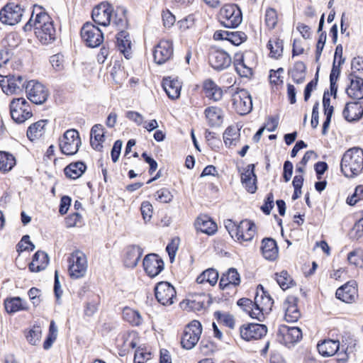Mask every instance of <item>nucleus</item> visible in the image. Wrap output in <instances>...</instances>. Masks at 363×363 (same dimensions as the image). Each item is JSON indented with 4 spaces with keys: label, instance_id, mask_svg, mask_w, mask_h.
Instances as JSON below:
<instances>
[{
    "label": "nucleus",
    "instance_id": "obj_21",
    "mask_svg": "<svg viewBox=\"0 0 363 363\" xmlns=\"http://www.w3.org/2000/svg\"><path fill=\"white\" fill-rule=\"evenodd\" d=\"M350 85L346 89L347 95L353 99H363V79L353 74L348 76Z\"/></svg>",
    "mask_w": 363,
    "mask_h": 363
},
{
    "label": "nucleus",
    "instance_id": "obj_55",
    "mask_svg": "<svg viewBox=\"0 0 363 363\" xmlns=\"http://www.w3.org/2000/svg\"><path fill=\"white\" fill-rule=\"evenodd\" d=\"M235 69L237 72L244 77H248L252 75V69L247 67L243 62V60H236L235 61Z\"/></svg>",
    "mask_w": 363,
    "mask_h": 363
},
{
    "label": "nucleus",
    "instance_id": "obj_20",
    "mask_svg": "<svg viewBox=\"0 0 363 363\" xmlns=\"http://www.w3.org/2000/svg\"><path fill=\"white\" fill-rule=\"evenodd\" d=\"M284 343L289 347L297 343L302 339V331L297 327L283 325L279 329Z\"/></svg>",
    "mask_w": 363,
    "mask_h": 363
},
{
    "label": "nucleus",
    "instance_id": "obj_10",
    "mask_svg": "<svg viewBox=\"0 0 363 363\" xmlns=\"http://www.w3.org/2000/svg\"><path fill=\"white\" fill-rule=\"evenodd\" d=\"M24 9L18 4L10 3L0 11V21L2 23L14 26L18 23L23 16Z\"/></svg>",
    "mask_w": 363,
    "mask_h": 363
},
{
    "label": "nucleus",
    "instance_id": "obj_26",
    "mask_svg": "<svg viewBox=\"0 0 363 363\" xmlns=\"http://www.w3.org/2000/svg\"><path fill=\"white\" fill-rule=\"evenodd\" d=\"M195 227L197 230L207 235H213L217 230L216 223L206 215H201L197 218Z\"/></svg>",
    "mask_w": 363,
    "mask_h": 363
},
{
    "label": "nucleus",
    "instance_id": "obj_28",
    "mask_svg": "<svg viewBox=\"0 0 363 363\" xmlns=\"http://www.w3.org/2000/svg\"><path fill=\"white\" fill-rule=\"evenodd\" d=\"M284 308L285 311L284 318L287 322L294 323L299 319L301 313L297 307L296 298L293 297L288 298L284 302Z\"/></svg>",
    "mask_w": 363,
    "mask_h": 363
},
{
    "label": "nucleus",
    "instance_id": "obj_3",
    "mask_svg": "<svg viewBox=\"0 0 363 363\" xmlns=\"http://www.w3.org/2000/svg\"><path fill=\"white\" fill-rule=\"evenodd\" d=\"M254 303L252 315H255V319L263 321L265 314L271 311L274 301L269 294L264 291L262 286H259L257 289Z\"/></svg>",
    "mask_w": 363,
    "mask_h": 363
},
{
    "label": "nucleus",
    "instance_id": "obj_25",
    "mask_svg": "<svg viewBox=\"0 0 363 363\" xmlns=\"http://www.w3.org/2000/svg\"><path fill=\"white\" fill-rule=\"evenodd\" d=\"M105 131L102 125H94L90 132V144L91 147L97 150L101 151L103 149V143L105 141Z\"/></svg>",
    "mask_w": 363,
    "mask_h": 363
},
{
    "label": "nucleus",
    "instance_id": "obj_6",
    "mask_svg": "<svg viewBox=\"0 0 363 363\" xmlns=\"http://www.w3.org/2000/svg\"><path fill=\"white\" fill-rule=\"evenodd\" d=\"M219 21L226 28L238 27L242 22V13L234 4H226L219 11Z\"/></svg>",
    "mask_w": 363,
    "mask_h": 363
},
{
    "label": "nucleus",
    "instance_id": "obj_8",
    "mask_svg": "<svg viewBox=\"0 0 363 363\" xmlns=\"http://www.w3.org/2000/svg\"><path fill=\"white\" fill-rule=\"evenodd\" d=\"M0 85L7 95L20 94L25 89L26 79L21 75L1 76Z\"/></svg>",
    "mask_w": 363,
    "mask_h": 363
},
{
    "label": "nucleus",
    "instance_id": "obj_35",
    "mask_svg": "<svg viewBox=\"0 0 363 363\" xmlns=\"http://www.w3.org/2000/svg\"><path fill=\"white\" fill-rule=\"evenodd\" d=\"M86 166L82 162H76L69 164L65 169V175L72 179H77L79 178L85 172Z\"/></svg>",
    "mask_w": 363,
    "mask_h": 363
},
{
    "label": "nucleus",
    "instance_id": "obj_22",
    "mask_svg": "<svg viewBox=\"0 0 363 363\" xmlns=\"http://www.w3.org/2000/svg\"><path fill=\"white\" fill-rule=\"evenodd\" d=\"M257 177L254 172V165L248 164L241 172V182L245 189L250 193H255L257 190Z\"/></svg>",
    "mask_w": 363,
    "mask_h": 363
},
{
    "label": "nucleus",
    "instance_id": "obj_11",
    "mask_svg": "<svg viewBox=\"0 0 363 363\" xmlns=\"http://www.w3.org/2000/svg\"><path fill=\"white\" fill-rule=\"evenodd\" d=\"M25 90L28 99L35 104H42L48 96V91L45 86L35 80L27 82Z\"/></svg>",
    "mask_w": 363,
    "mask_h": 363
},
{
    "label": "nucleus",
    "instance_id": "obj_56",
    "mask_svg": "<svg viewBox=\"0 0 363 363\" xmlns=\"http://www.w3.org/2000/svg\"><path fill=\"white\" fill-rule=\"evenodd\" d=\"M238 305L242 308V309L249 314L252 318H255L252 312L255 308V303L249 298H242L238 301Z\"/></svg>",
    "mask_w": 363,
    "mask_h": 363
},
{
    "label": "nucleus",
    "instance_id": "obj_9",
    "mask_svg": "<svg viewBox=\"0 0 363 363\" xmlns=\"http://www.w3.org/2000/svg\"><path fill=\"white\" fill-rule=\"evenodd\" d=\"M240 337L247 342L261 340L266 336L267 328L258 323H245L239 328Z\"/></svg>",
    "mask_w": 363,
    "mask_h": 363
},
{
    "label": "nucleus",
    "instance_id": "obj_31",
    "mask_svg": "<svg viewBox=\"0 0 363 363\" xmlns=\"http://www.w3.org/2000/svg\"><path fill=\"white\" fill-rule=\"evenodd\" d=\"M4 306L6 312L9 313L28 309L27 302L20 297L7 298L4 301Z\"/></svg>",
    "mask_w": 363,
    "mask_h": 363
},
{
    "label": "nucleus",
    "instance_id": "obj_4",
    "mask_svg": "<svg viewBox=\"0 0 363 363\" xmlns=\"http://www.w3.org/2000/svg\"><path fill=\"white\" fill-rule=\"evenodd\" d=\"M68 273L72 279H78L85 277L88 262L84 253L79 250L73 252L68 258Z\"/></svg>",
    "mask_w": 363,
    "mask_h": 363
},
{
    "label": "nucleus",
    "instance_id": "obj_1",
    "mask_svg": "<svg viewBox=\"0 0 363 363\" xmlns=\"http://www.w3.org/2000/svg\"><path fill=\"white\" fill-rule=\"evenodd\" d=\"M34 28V32L38 39L45 45L52 43L56 38V30L53 26V21L50 16L45 12L40 11L36 13L34 18V11L25 25L26 31L30 30Z\"/></svg>",
    "mask_w": 363,
    "mask_h": 363
},
{
    "label": "nucleus",
    "instance_id": "obj_23",
    "mask_svg": "<svg viewBox=\"0 0 363 363\" xmlns=\"http://www.w3.org/2000/svg\"><path fill=\"white\" fill-rule=\"evenodd\" d=\"M162 87L169 98L176 99L180 96L182 82L177 78L167 77L163 79Z\"/></svg>",
    "mask_w": 363,
    "mask_h": 363
},
{
    "label": "nucleus",
    "instance_id": "obj_42",
    "mask_svg": "<svg viewBox=\"0 0 363 363\" xmlns=\"http://www.w3.org/2000/svg\"><path fill=\"white\" fill-rule=\"evenodd\" d=\"M214 317L219 324H222L230 329L235 326V320L233 315L227 312L216 311Z\"/></svg>",
    "mask_w": 363,
    "mask_h": 363
},
{
    "label": "nucleus",
    "instance_id": "obj_17",
    "mask_svg": "<svg viewBox=\"0 0 363 363\" xmlns=\"http://www.w3.org/2000/svg\"><path fill=\"white\" fill-rule=\"evenodd\" d=\"M255 232V225L251 220H244L238 225L237 233L234 235V239L240 243L248 242L252 240Z\"/></svg>",
    "mask_w": 363,
    "mask_h": 363
},
{
    "label": "nucleus",
    "instance_id": "obj_38",
    "mask_svg": "<svg viewBox=\"0 0 363 363\" xmlns=\"http://www.w3.org/2000/svg\"><path fill=\"white\" fill-rule=\"evenodd\" d=\"M123 317L126 321L135 326H139L143 322L141 314L138 311L129 307L124 308Z\"/></svg>",
    "mask_w": 363,
    "mask_h": 363
},
{
    "label": "nucleus",
    "instance_id": "obj_49",
    "mask_svg": "<svg viewBox=\"0 0 363 363\" xmlns=\"http://www.w3.org/2000/svg\"><path fill=\"white\" fill-rule=\"evenodd\" d=\"M278 21V16L275 9L269 8L265 12V23L267 26L273 29L276 26Z\"/></svg>",
    "mask_w": 363,
    "mask_h": 363
},
{
    "label": "nucleus",
    "instance_id": "obj_33",
    "mask_svg": "<svg viewBox=\"0 0 363 363\" xmlns=\"http://www.w3.org/2000/svg\"><path fill=\"white\" fill-rule=\"evenodd\" d=\"M203 90L206 97L213 101H218L223 96L221 89L211 79H207L203 82Z\"/></svg>",
    "mask_w": 363,
    "mask_h": 363
},
{
    "label": "nucleus",
    "instance_id": "obj_40",
    "mask_svg": "<svg viewBox=\"0 0 363 363\" xmlns=\"http://www.w3.org/2000/svg\"><path fill=\"white\" fill-rule=\"evenodd\" d=\"M16 164V159L13 155L6 152H0V171L8 172Z\"/></svg>",
    "mask_w": 363,
    "mask_h": 363
},
{
    "label": "nucleus",
    "instance_id": "obj_14",
    "mask_svg": "<svg viewBox=\"0 0 363 363\" xmlns=\"http://www.w3.org/2000/svg\"><path fill=\"white\" fill-rule=\"evenodd\" d=\"M113 11L112 6L108 3L103 2L94 8L91 13L92 19L100 26H108L112 18Z\"/></svg>",
    "mask_w": 363,
    "mask_h": 363
},
{
    "label": "nucleus",
    "instance_id": "obj_46",
    "mask_svg": "<svg viewBox=\"0 0 363 363\" xmlns=\"http://www.w3.org/2000/svg\"><path fill=\"white\" fill-rule=\"evenodd\" d=\"M347 261L350 264L356 267H363V250L357 248L347 255Z\"/></svg>",
    "mask_w": 363,
    "mask_h": 363
},
{
    "label": "nucleus",
    "instance_id": "obj_50",
    "mask_svg": "<svg viewBox=\"0 0 363 363\" xmlns=\"http://www.w3.org/2000/svg\"><path fill=\"white\" fill-rule=\"evenodd\" d=\"M123 343L122 347L124 351H128L130 349H133L137 345V337L134 333H127L122 336Z\"/></svg>",
    "mask_w": 363,
    "mask_h": 363
},
{
    "label": "nucleus",
    "instance_id": "obj_64",
    "mask_svg": "<svg viewBox=\"0 0 363 363\" xmlns=\"http://www.w3.org/2000/svg\"><path fill=\"white\" fill-rule=\"evenodd\" d=\"M208 124L213 127H220L223 123V117L221 115H206Z\"/></svg>",
    "mask_w": 363,
    "mask_h": 363
},
{
    "label": "nucleus",
    "instance_id": "obj_34",
    "mask_svg": "<svg viewBox=\"0 0 363 363\" xmlns=\"http://www.w3.org/2000/svg\"><path fill=\"white\" fill-rule=\"evenodd\" d=\"M240 283V277L237 269L235 268H230L225 273H224L220 280V286L225 288L230 284L237 286Z\"/></svg>",
    "mask_w": 363,
    "mask_h": 363
},
{
    "label": "nucleus",
    "instance_id": "obj_52",
    "mask_svg": "<svg viewBox=\"0 0 363 363\" xmlns=\"http://www.w3.org/2000/svg\"><path fill=\"white\" fill-rule=\"evenodd\" d=\"M141 214L144 222H149L153 214L152 205L149 201H143L140 206Z\"/></svg>",
    "mask_w": 363,
    "mask_h": 363
},
{
    "label": "nucleus",
    "instance_id": "obj_39",
    "mask_svg": "<svg viewBox=\"0 0 363 363\" xmlns=\"http://www.w3.org/2000/svg\"><path fill=\"white\" fill-rule=\"evenodd\" d=\"M306 65L302 62H297L294 64L293 68L290 71L291 77L296 84L303 82L306 77Z\"/></svg>",
    "mask_w": 363,
    "mask_h": 363
},
{
    "label": "nucleus",
    "instance_id": "obj_29",
    "mask_svg": "<svg viewBox=\"0 0 363 363\" xmlns=\"http://www.w3.org/2000/svg\"><path fill=\"white\" fill-rule=\"evenodd\" d=\"M261 250L262 255L266 259L274 260L278 256V247L276 241L272 238L263 239Z\"/></svg>",
    "mask_w": 363,
    "mask_h": 363
},
{
    "label": "nucleus",
    "instance_id": "obj_36",
    "mask_svg": "<svg viewBox=\"0 0 363 363\" xmlns=\"http://www.w3.org/2000/svg\"><path fill=\"white\" fill-rule=\"evenodd\" d=\"M142 256V250L139 246L130 247L125 258V264L128 267H135Z\"/></svg>",
    "mask_w": 363,
    "mask_h": 363
},
{
    "label": "nucleus",
    "instance_id": "obj_27",
    "mask_svg": "<svg viewBox=\"0 0 363 363\" xmlns=\"http://www.w3.org/2000/svg\"><path fill=\"white\" fill-rule=\"evenodd\" d=\"M119 51L129 59L131 56L132 44L129 34L125 30H121L116 37Z\"/></svg>",
    "mask_w": 363,
    "mask_h": 363
},
{
    "label": "nucleus",
    "instance_id": "obj_54",
    "mask_svg": "<svg viewBox=\"0 0 363 363\" xmlns=\"http://www.w3.org/2000/svg\"><path fill=\"white\" fill-rule=\"evenodd\" d=\"M284 71L283 68H279L277 70H270L269 76L270 83L275 86L282 84L284 78L282 74H284Z\"/></svg>",
    "mask_w": 363,
    "mask_h": 363
},
{
    "label": "nucleus",
    "instance_id": "obj_57",
    "mask_svg": "<svg viewBox=\"0 0 363 363\" xmlns=\"http://www.w3.org/2000/svg\"><path fill=\"white\" fill-rule=\"evenodd\" d=\"M50 62L57 72H60L64 69L65 59L64 56L61 54H56L50 57Z\"/></svg>",
    "mask_w": 363,
    "mask_h": 363
},
{
    "label": "nucleus",
    "instance_id": "obj_16",
    "mask_svg": "<svg viewBox=\"0 0 363 363\" xmlns=\"http://www.w3.org/2000/svg\"><path fill=\"white\" fill-rule=\"evenodd\" d=\"M143 267L150 277H155L164 269V262L158 255L150 254L145 257Z\"/></svg>",
    "mask_w": 363,
    "mask_h": 363
},
{
    "label": "nucleus",
    "instance_id": "obj_58",
    "mask_svg": "<svg viewBox=\"0 0 363 363\" xmlns=\"http://www.w3.org/2000/svg\"><path fill=\"white\" fill-rule=\"evenodd\" d=\"M354 112V113H363V102L354 101L347 103L343 110L342 113Z\"/></svg>",
    "mask_w": 363,
    "mask_h": 363
},
{
    "label": "nucleus",
    "instance_id": "obj_15",
    "mask_svg": "<svg viewBox=\"0 0 363 363\" xmlns=\"http://www.w3.org/2000/svg\"><path fill=\"white\" fill-rule=\"evenodd\" d=\"M172 55V43L167 40H160L153 51L154 60L158 65H162L169 60Z\"/></svg>",
    "mask_w": 363,
    "mask_h": 363
},
{
    "label": "nucleus",
    "instance_id": "obj_62",
    "mask_svg": "<svg viewBox=\"0 0 363 363\" xmlns=\"http://www.w3.org/2000/svg\"><path fill=\"white\" fill-rule=\"evenodd\" d=\"M151 354L144 351L143 349H138L135 352L134 363H145L150 358Z\"/></svg>",
    "mask_w": 363,
    "mask_h": 363
},
{
    "label": "nucleus",
    "instance_id": "obj_2",
    "mask_svg": "<svg viewBox=\"0 0 363 363\" xmlns=\"http://www.w3.org/2000/svg\"><path fill=\"white\" fill-rule=\"evenodd\" d=\"M340 169L348 178L359 175L363 169V150L352 147L347 150L342 157Z\"/></svg>",
    "mask_w": 363,
    "mask_h": 363
},
{
    "label": "nucleus",
    "instance_id": "obj_19",
    "mask_svg": "<svg viewBox=\"0 0 363 363\" xmlns=\"http://www.w3.org/2000/svg\"><path fill=\"white\" fill-rule=\"evenodd\" d=\"M336 297L342 301L347 303L355 301L357 298V284L354 281H350L339 287L335 293Z\"/></svg>",
    "mask_w": 363,
    "mask_h": 363
},
{
    "label": "nucleus",
    "instance_id": "obj_18",
    "mask_svg": "<svg viewBox=\"0 0 363 363\" xmlns=\"http://www.w3.org/2000/svg\"><path fill=\"white\" fill-rule=\"evenodd\" d=\"M209 63L214 69L222 70L230 66L231 57L223 50H212L209 54Z\"/></svg>",
    "mask_w": 363,
    "mask_h": 363
},
{
    "label": "nucleus",
    "instance_id": "obj_47",
    "mask_svg": "<svg viewBox=\"0 0 363 363\" xmlns=\"http://www.w3.org/2000/svg\"><path fill=\"white\" fill-rule=\"evenodd\" d=\"M57 332H58V330H57V326L55 325V323L54 320H52L50 322V328H49L48 335L47 337V339L45 340V341L43 343V348L45 350H48L52 347L53 342L57 339Z\"/></svg>",
    "mask_w": 363,
    "mask_h": 363
},
{
    "label": "nucleus",
    "instance_id": "obj_43",
    "mask_svg": "<svg viewBox=\"0 0 363 363\" xmlns=\"http://www.w3.org/2000/svg\"><path fill=\"white\" fill-rule=\"evenodd\" d=\"M270 50V56L274 58H279L283 53V41L277 38L270 39L267 44Z\"/></svg>",
    "mask_w": 363,
    "mask_h": 363
},
{
    "label": "nucleus",
    "instance_id": "obj_30",
    "mask_svg": "<svg viewBox=\"0 0 363 363\" xmlns=\"http://www.w3.org/2000/svg\"><path fill=\"white\" fill-rule=\"evenodd\" d=\"M49 262L47 253L43 251H38L35 253L33 260L29 264V269L33 272H38L45 269Z\"/></svg>",
    "mask_w": 363,
    "mask_h": 363
},
{
    "label": "nucleus",
    "instance_id": "obj_24",
    "mask_svg": "<svg viewBox=\"0 0 363 363\" xmlns=\"http://www.w3.org/2000/svg\"><path fill=\"white\" fill-rule=\"evenodd\" d=\"M213 38L216 40H228L235 45H239L246 40L247 36L243 32L240 31L228 32L217 30L213 34Z\"/></svg>",
    "mask_w": 363,
    "mask_h": 363
},
{
    "label": "nucleus",
    "instance_id": "obj_13",
    "mask_svg": "<svg viewBox=\"0 0 363 363\" xmlns=\"http://www.w3.org/2000/svg\"><path fill=\"white\" fill-rule=\"evenodd\" d=\"M155 293L157 301L164 306L173 304L177 298L174 287L167 281L158 283L155 286Z\"/></svg>",
    "mask_w": 363,
    "mask_h": 363
},
{
    "label": "nucleus",
    "instance_id": "obj_32",
    "mask_svg": "<svg viewBox=\"0 0 363 363\" xmlns=\"http://www.w3.org/2000/svg\"><path fill=\"white\" fill-rule=\"evenodd\" d=\"M318 352L323 357H331L340 350L339 341L326 340L318 344Z\"/></svg>",
    "mask_w": 363,
    "mask_h": 363
},
{
    "label": "nucleus",
    "instance_id": "obj_48",
    "mask_svg": "<svg viewBox=\"0 0 363 363\" xmlns=\"http://www.w3.org/2000/svg\"><path fill=\"white\" fill-rule=\"evenodd\" d=\"M47 123V120H40L29 126L27 130V136L30 140H33L36 137L38 132L43 130Z\"/></svg>",
    "mask_w": 363,
    "mask_h": 363
},
{
    "label": "nucleus",
    "instance_id": "obj_44",
    "mask_svg": "<svg viewBox=\"0 0 363 363\" xmlns=\"http://www.w3.org/2000/svg\"><path fill=\"white\" fill-rule=\"evenodd\" d=\"M125 9L123 8H117L113 18V23L118 30H124L127 28L128 21L125 15Z\"/></svg>",
    "mask_w": 363,
    "mask_h": 363
},
{
    "label": "nucleus",
    "instance_id": "obj_45",
    "mask_svg": "<svg viewBox=\"0 0 363 363\" xmlns=\"http://www.w3.org/2000/svg\"><path fill=\"white\" fill-rule=\"evenodd\" d=\"M28 102L23 98L13 99L10 105V113L22 112V113H30L28 110Z\"/></svg>",
    "mask_w": 363,
    "mask_h": 363
},
{
    "label": "nucleus",
    "instance_id": "obj_53",
    "mask_svg": "<svg viewBox=\"0 0 363 363\" xmlns=\"http://www.w3.org/2000/svg\"><path fill=\"white\" fill-rule=\"evenodd\" d=\"M156 200L161 203H168L173 199L171 191L166 188H162L155 193Z\"/></svg>",
    "mask_w": 363,
    "mask_h": 363
},
{
    "label": "nucleus",
    "instance_id": "obj_41",
    "mask_svg": "<svg viewBox=\"0 0 363 363\" xmlns=\"http://www.w3.org/2000/svg\"><path fill=\"white\" fill-rule=\"evenodd\" d=\"M274 279L284 291L292 287L295 284L291 277L284 270L274 274Z\"/></svg>",
    "mask_w": 363,
    "mask_h": 363
},
{
    "label": "nucleus",
    "instance_id": "obj_59",
    "mask_svg": "<svg viewBox=\"0 0 363 363\" xmlns=\"http://www.w3.org/2000/svg\"><path fill=\"white\" fill-rule=\"evenodd\" d=\"M362 199H363V185H359L356 187L354 194L347 199V203L354 206Z\"/></svg>",
    "mask_w": 363,
    "mask_h": 363
},
{
    "label": "nucleus",
    "instance_id": "obj_12",
    "mask_svg": "<svg viewBox=\"0 0 363 363\" xmlns=\"http://www.w3.org/2000/svg\"><path fill=\"white\" fill-rule=\"evenodd\" d=\"M81 36L86 45L91 48L99 46L104 40L102 31L89 22L84 24L82 28Z\"/></svg>",
    "mask_w": 363,
    "mask_h": 363
},
{
    "label": "nucleus",
    "instance_id": "obj_61",
    "mask_svg": "<svg viewBox=\"0 0 363 363\" xmlns=\"http://www.w3.org/2000/svg\"><path fill=\"white\" fill-rule=\"evenodd\" d=\"M18 250L22 252L25 250H33L35 245L30 241V237L28 235H24L18 244Z\"/></svg>",
    "mask_w": 363,
    "mask_h": 363
},
{
    "label": "nucleus",
    "instance_id": "obj_7",
    "mask_svg": "<svg viewBox=\"0 0 363 363\" xmlns=\"http://www.w3.org/2000/svg\"><path fill=\"white\" fill-rule=\"evenodd\" d=\"M202 333V327L200 322L193 320L184 328L181 340L182 346L186 350L194 348L198 343Z\"/></svg>",
    "mask_w": 363,
    "mask_h": 363
},
{
    "label": "nucleus",
    "instance_id": "obj_37",
    "mask_svg": "<svg viewBox=\"0 0 363 363\" xmlns=\"http://www.w3.org/2000/svg\"><path fill=\"white\" fill-rule=\"evenodd\" d=\"M218 279V272L214 269H208L203 272L196 279L198 284H208L214 286Z\"/></svg>",
    "mask_w": 363,
    "mask_h": 363
},
{
    "label": "nucleus",
    "instance_id": "obj_5",
    "mask_svg": "<svg viewBox=\"0 0 363 363\" xmlns=\"http://www.w3.org/2000/svg\"><path fill=\"white\" fill-rule=\"evenodd\" d=\"M82 140L79 133L75 129L66 130L59 138V147L63 155L71 156L75 155L80 146Z\"/></svg>",
    "mask_w": 363,
    "mask_h": 363
},
{
    "label": "nucleus",
    "instance_id": "obj_63",
    "mask_svg": "<svg viewBox=\"0 0 363 363\" xmlns=\"http://www.w3.org/2000/svg\"><path fill=\"white\" fill-rule=\"evenodd\" d=\"M82 216L78 213H74L69 215L67 218H66L65 223L67 228H72L77 226V225L81 222Z\"/></svg>",
    "mask_w": 363,
    "mask_h": 363
},
{
    "label": "nucleus",
    "instance_id": "obj_51",
    "mask_svg": "<svg viewBox=\"0 0 363 363\" xmlns=\"http://www.w3.org/2000/svg\"><path fill=\"white\" fill-rule=\"evenodd\" d=\"M42 335V330L40 326H34L26 336L28 341L33 345H37Z\"/></svg>",
    "mask_w": 363,
    "mask_h": 363
},
{
    "label": "nucleus",
    "instance_id": "obj_60",
    "mask_svg": "<svg viewBox=\"0 0 363 363\" xmlns=\"http://www.w3.org/2000/svg\"><path fill=\"white\" fill-rule=\"evenodd\" d=\"M28 296L35 307L38 306L41 301V291L40 289L33 287L28 292Z\"/></svg>",
    "mask_w": 363,
    "mask_h": 363
}]
</instances>
